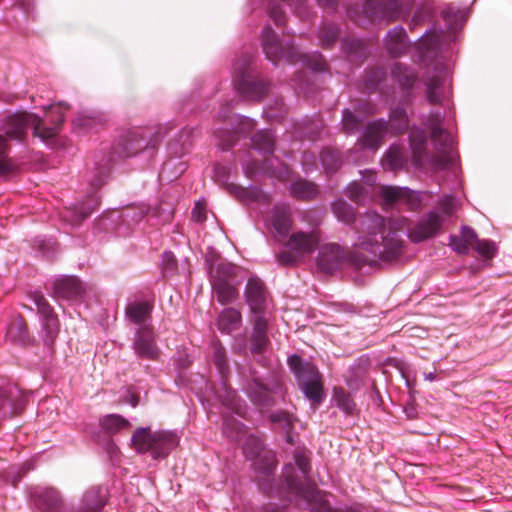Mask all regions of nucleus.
I'll list each match as a JSON object with an SVG mask.
<instances>
[{"label": "nucleus", "mask_w": 512, "mask_h": 512, "mask_svg": "<svg viewBox=\"0 0 512 512\" xmlns=\"http://www.w3.org/2000/svg\"><path fill=\"white\" fill-rule=\"evenodd\" d=\"M442 224L443 218L434 211L421 218L412 228H409V220L403 216L385 218L370 211L359 219V235L354 246L371 255V263L377 260L391 262L403 254L401 235L405 231L410 240L417 243L436 235ZM363 262L368 260L364 259Z\"/></svg>", "instance_id": "f257e3e1"}, {"label": "nucleus", "mask_w": 512, "mask_h": 512, "mask_svg": "<svg viewBox=\"0 0 512 512\" xmlns=\"http://www.w3.org/2000/svg\"><path fill=\"white\" fill-rule=\"evenodd\" d=\"M443 116L432 115L427 123L438 153L431 155L426 149V134L423 130H414L409 136L414 164L419 168H430L434 171L448 168L454 160L452 151L453 138L442 128Z\"/></svg>", "instance_id": "f03ea898"}, {"label": "nucleus", "mask_w": 512, "mask_h": 512, "mask_svg": "<svg viewBox=\"0 0 512 512\" xmlns=\"http://www.w3.org/2000/svg\"><path fill=\"white\" fill-rule=\"evenodd\" d=\"M299 475L295 473L290 464L285 467L284 477L287 489L294 497L296 504L302 508H309L310 512H360L356 508L333 509L327 499V494L321 492L308 478L310 461L306 451H301L294 456Z\"/></svg>", "instance_id": "7ed1b4c3"}, {"label": "nucleus", "mask_w": 512, "mask_h": 512, "mask_svg": "<svg viewBox=\"0 0 512 512\" xmlns=\"http://www.w3.org/2000/svg\"><path fill=\"white\" fill-rule=\"evenodd\" d=\"M55 118H52L53 125L45 127L43 120L34 113L25 111L15 112L6 117L2 130L10 138L22 141L26 135L27 129L32 128L34 136L48 141L54 138L59 130L60 124L64 121V112L69 106L64 103L51 104L47 107Z\"/></svg>", "instance_id": "20e7f679"}, {"label": "nucleus", "mask_w": 512, "mask_h": 512, "mask_svg": "<svg viewBox=\"0 0 512 512\" xmlns=\"http://www.w3.org/2000/svg\"><path fill=\"white\" fill-rule=\"evenodd\" d=\"M212 293L221 305H227L238 299L239 281L236 280L240 268L232 263L212 258L205 260Z\"/></svg>", "instance_id": "39448f33"}, {"label": "nucleus", "mask_w": 512, "mask_h": 512, "mask_svg": "<svg viewBox=\"0 0 512 512\" xmlns=\"http://www.w3.org/2000/svg\"><path fill=\"white\" fill-rule=\"evenodd\" d=\"M131 441L138 453L150 452L154 459L166 457L178 443L177 436L173 432L152 433L149 428L144 427H140L134 432Z\"/></svg>", "instance_id": "423d86ee"}, {"label": "nucleus", "mask_w": 512, "mask_h": 512, "mask_svg": "<svg viewBox=\"0 0 512 512\" xmlns=\"http://www.w3.org/2000/svg\"><path fill=\"white\" fill-rule=\"evenodd\" d=\"M288 365L297 378L304 395L312 402L319 404L323 400L324 394L321 375L317 367L295 354L288 358Z\"/></svg>", "instance_id": "0eeeda50"}, {"label": "nucleus", "mask_w": 512, "mask_h": 512, "mask_svg": "<svg viewBox=\"0 0 512 512\" xmlns=\"http://www.w3.org/2000/svg\"><path fill=\"white\" fill-rule=\"evenodd\" d=\"M252 54H245L234 64V86L238 93L251 100H260L268 90V84L263 80H256L250 73Z\"/></svg>", "instance_id": "6e6552de"}, {"label": "nucleus", "mask_w": 512, "mask_h": 512, "mask_svg": "<svg viewBox=\"0 0 512 512\" xmlns=\"http://www.w3.org/2000/svg\"><path fill=\"white\" fill-rule=\"evenodd\" d=\"M413 0H387L386 3L376 0H365L361 13L370 21H394L406 13Z\"/></svg>", "instance_id": "1a4fd4ad"}, {"label": "nucleus", "mask_w": 512, "mask_h": 512, "mask_svg": "<svg viewBox=\"0 0 512 512\" xmlns=\"http://www.w3.org/2000/svg\"><path fill=\"white\" fill-rule=\"evenodd\" d=\"M243 452L247 459L254 461L255 469L269 474L275 468L274 455L270 451H265L259 437L249 435L243 444Z\"/></svg>", "instance_id": "9d476101"}, {"label": "nucleus", "mask_w": 512, "mask_h": 512, "mask_svg": "<svg viewBox=\"0 0 512 512\" xmlns=\"http://www.w3.org/2000/svg\"><path fill=\"white\" fill-rule=\"evenodd\" d=\"M265 224L275 241L282 243L291 235L292 218L290 208L286 204L276 205L271 210Z\"/></svg>", "instance_id": "9b49d317"}, {"label": "nucleus", "mask_w": 512, "mask_h": 512, "mask_svg": "<svg viewBox=\"0 0 512 512\" xmlns=\"http://www.w3.org/2000/svg\"><path fill=\"white\" fill-rule=\"evenodd\" d=\"M244 297L251 313L254 316L265 315L268 308L269 297L264 282L256 275L248 278Z\"/></svg>", "instance_id": "f8f14e48"}, {"label": "nucleus", "mask_w": 512, "mask_h": 512, "mask_svg": "<svg viewBox=\"0 0 512 512\" xmlns=\"http://www.w3.org/2000/svg\"><path fill=\"white\" fill-rule=\"evenodd\" d=\"M262 47L267 59L273 63L281 59L293 62L296 57L293 45H283L271 27H265L262 31Z\"/></svg>", "instance_id": "ddd939ff"}, {"label": "nucleus", "mask_w": 512, "mask_h": 512, "mask_svg": "<svg viewBox=\"0 0 512 512\" xmlns=\"http://www.w3.org/2000/svg\"><path fill=\"white\" fill-rule=\"evenodd\" d=\"M380 196L386 205H406L409 210H417L422 204V193L407 187L382 186Z\"/></svg>", "instance_id": "4468645a"}, {"label": "nucleus", "mask_w": 512, "mask_h": 512, "mask_svg": "<svg viewBox=\"0 0 512 512\" xmlns=\"http://www.w3.org/2000/svg\"><path fill=\"white\" fill-rule=\"evenodd\" d=\"M390 132V124L384 119H377L369 122L360 137L358 144L373 152L377 151L384 142L386 135Z\"/></svg>", "instance_id": "2eb2a0df"}, {"label": "nucleus", "mask_w": 512, "mask_h": 512, "mask_svg": "<svg viewBox=\"0 0 512 512\" xmlns=\"http://www.w3.org/2000/svg\"><path fill=\"white\" fill-rule=\"evenodd\" d=\"M320 242L319 232L312 231H297L291 233L282 244L289 250L297 253L301 258L310 255L318 246Z\"/></svg>", "instance_id": "dca6fc26"}, {"label": "nucleus", "mask_w": 512, "mask_h": 512, "mask_svg": "<svg viewBox=\"0 0 512 512\" xmlns=\"http://www.w3.org/2000/svg\"><path fill=\"white\" fill-rule=\"evenodd\" d=\"M133 350L140 358L156 360L159 356V349L156 345L154 332L150 325L138 327L133 340Z\"/></svg>", "instance_id": "f3484780"}, {"label": "nucleus", "mask_w": 512, "mask_h": 512, "mask_svg": "<svg viewBox=\"0 0 512 512\" xmlns=\"http://www.w3.org/2000/svg\"><path fill=\"white\" fill-rule=\"evenodd\" d=\"M33 301L37 307L38 313L41 316L42 327L46 332L45 341L52 343L59 332V322L45 297L41 294L35 293Z\"/></svg>", "instance_id": "a211bd4d"}, {"label": "nucleus", "mask_w": 512, "mask_h": 512, "mask_svg": "<svg viewBox=\"0 0 512 512\" xmlns=\"http://www.w3.org/2000/svg\"><path fill=\"white\" fill-rule=\"evenodd\" d=\"M345 259L344 251L336 244H325L320 247L316 265L325 273H332L340 268Z\"/></svg>", "instance_id": "6ab92c4d"}, {"label": "nucleus", "mask_w": 512, "mask_h": 512, "mask_svg": "<svg viewBox=\"0 0 512 512\" xmlns=\"http://www.w3.org/2000/svg\"><path fill=\"white\" fill-rule=\"evenodd\" d=\"M107 501V490L93 486L85 491L77 507V512H101Z\"/></svg>", "instance_id": "aec40b11"}, {"label": "nucleus", "mask_w": 512, "mask_h": 512, "mask_svg": "<svg viewBox=\"0 0 512 512\" xmlns=\"http://www.w3.org/2000/svg\"><path fill=\"white\" fill-rule=\"evenodd\" d=\"M81 291L79 280L72 276L56 278L52 283L53 296L57 299L73 300L80 296Z\"/></svg>", "instance_id": "412c9836"}, {"label": "nucleus", "mask_w": 512, "mask_h": 512, "mask_svg": "<svg viewBox=\"0 0 512 512\" xmlns=\"http://www.w3.org/2000/svg\"><path fill=\"white\" fill-rule=\"evenodd\" d=\"M35 505L44 512H60L62 499L54 488L35 489L32 493Z\"/></svg>", "instance_id": "4be33fe9"}, {"label": "nucleus", "mask_w": 512, "mask_h": 512, "mask_svg": "<svg viewBox=\"0 0 512 512\" xmlns=\"http://www.w3.org/2000/svg\"><path fill=\"white\" fill-rule=\"evenodd\" d=\"M375 113V110L369 104H361L358 105L354 111L349 109H345L342 112V130L346 134H354L360 124L363 122L365 115H372Z\"/></svg>", "instance_id": "5701e85b"}, {"label": "nucleus", "mask_w": 512, "mask_h": 512, "mask_svg": "<svg viewBox=\"0 0 512 512\" xmlns=\"http://www.w3.org/2000/svg\"><path fill=\"white\" fill-rule=\"evenodd\" d=\"M408 38L406 31L401 26L389 30L385 37V48L392 57H400L408 49Z\"/></svg>", "instance_id": "b1692460"}, {"label": "nucleus", "mask_w": 512, "mask_h": 512, "mask_svg": "<svg viewBox=\"0 0 512 512\" xmlns=\"http://www.w3.org/2000/svg\"><path fill=\"white\" fill-rule=\"evenodd\" d=\"M445 71L443 68H436L432 75L425 79V95L431 104H439L443 99V89L445 83Z\"/></svg>", "instance_id": "393cba45"}, {"label": "nucleus", "mask_w": 512, "mask_h": 512, "mask_svg": "<svg viewBox=\"0 0 512 512\" xmlns=\"http://www.w3.org/2000/svg\"><path fill=\"white\" fill-rule=\"evenodd\" d=\"M242 325V315L239 310L229 307L223 309L217 317L218 329L227 334L238 330Z\"/></svg>", "instance_id": "a878e982"}, {"label": "nucleus", "mask_w": 512, "mask_h": 512, "mask_svg": "<svg viewBox=\"0 0 512 512\" xmlns=\"http://www.w3.org/2000/svg\"><path fill=\"white\" fill-rule=\"evenodd\" d=\"M267 324L268 319L265 315L254 316L253 333L251 338V350L254 353L261 352L268 343Z\"/></svg>", "instance_id": "bb28decb"}, {"label": "nucleus", "mask_w": 512, "mask_h": 512, "mask_svg": "<svg viewBox=\"0 0 512 512\" xmlns=\"http://www.w3.org/2000/svg\"><path fill=\"white\" fill-rule=\"evenodd\" d=\"M152 305L147 302H133L130 303L126 308L127 318L134 324L142 327L147 324V320L150 318Z\"/></svg>", "instance_id": "cd10ccee"}, {"label": "nucleus", "mask_w": 512, "mask_h": 512, "mask_svg": "<svg viewBox=\"0 0 512 512\" xmlns=\"http://www.w3.org/2000/svg\"><path fill=\"white\" fill-rule=\"evenodd\" d=\"M227 190L239 200L244 202L260 201L266 198L264 193L259 188L254 186L245 188L231 183L227 184Z\"/></svg>", "instance_id": "c85d7f7f"}, {"label": "nucleus", "mask_w": 512, "mask_h": 512, "mask_svg": "<svg viewBox=\"0 0 512 512\" xmlns=\"http://www.w3.org/2000/svg\"><path fill=\"white\" fill-rule=\"evenodd\" d=\"M7 337L13 342L26 344L29 342V335L25 321L21 317L14 318L7 328Z\"/></svg>", "instance_id": "c756f323"}, {"label": "nucleus", "mask_w": 512, "mask_h": 512, "mask_svg": "<svg viewBox=\"0 0 512 512\" xmlns=\"http://www.w3.org/2000/svg\"><path fill=\"white\" fill-rule=\"evenodd\" d=\"M391 74L399 86L405 90L410 89L416 81L415 73L400 63H396L393 66Z\"/></svg>", "instance_id": "7c9ffc66"}, {"label": "nucleus", "mask_w": 512, "mask_h": 512, "mask_svg": "<svg viewBox=\"0 0 512 512\" xmlns=\"http://www.w3.org/2000/svg\"><path fill=\"white\" fill-rule=\"evenodd\" d=\"M111 170V159L101 160L94 163L91 171L90 184L94 188L101 187L107 180Z\"/></svg>", "instance_id": "2f4dec72"}, {"label": "nucleus", "mask_w": 512, "mask_h": 512, "mask_svg": "<svg viewBox=\"0 0 512 512\" xmlns=\"http://www.w3.org/2000/svg\"><path fill=\"white\" fill-rule=\"evenodd\" d=\"M255 150L263 154H271L274 151V136L269 130L258 131L251 139Z\"/></svg>", "instance_id": "473e14b6"}, {"label": "nucleus", "mask_w": 512, "mask_h": 512, "mask_svg": "<svg viewBox=\"0 0 512 512\" xmlns=\"http://www.w3.org/2000/svg\"><path fill=\"white\" fill-rule=\"evenodd\" d=\"M290 191L294 197L303 200L313 199L318 192L314 183L301 179L291 184Z\"/></svg>", "instance_id": "72a5a7b5"}, {"label": "nucleus", "mask_w": 512, "mask_h": 512, "mask_svg": "<svg viewBox=\"0 0 512 512\" xmlns=\"http://www.w3.org/2000/svg\"><path fill=\"white\" fill-rule=\"evenodd\" d=\"M98 204L99 199L97 195H90L86 202L82 203L79 207H75L72 219L70 220L72 224H78L88 217L98 207Z\"/></svg>", "instance_id": "f704fd0d"}, {"label": "nucleus", "mask_w": 512, "mask_h": 512, "mask_svg": "<svg viewBox=\"0 0 512 512\" xmlns=\"http://www.w3.org/2000/svg\"><path fill=\"white\" fill-rule=\"evenodd\" d=\"M405 163L403 147L393 144L386 153L383 166L390 170H397Z\"/></svg>", "instance_id": "c9c22d12"}, {"label": "nucleus", "mask_w": 512, "mask_h": 512, "mask_svg": "<svg viewBox=\"0 0 512 512\" xmlns=\"http://www.w3.org/2000/svg\"><path fill=\"white\" fill-rule=\"evenodd\" d=\"M332 401L347 414H352L356 409V404L351 395L342 388H334Z\"/></svg>", "instance_id": "e433bc0d"}, {"label": "nucleus", "mask_w": 512, "mask_h": 512, "mask_svg": "<svg viewBox=\"0 0 512 512\" xmlns=\"http://www.w3.org/2000/svg\"><path fill=\"white\" fill-rule=\"evenodd\" d=\"M100 425L105 431L116 433L130 427V422L118 414H109L101 418Z\"/></svg>", "instance_id": "4c0bfd02"}, {"label": "nucleus", "mask_w": 512, "mask_h": 512, "mask_svg": "<svg viewBox=\"0 0 512 512\" xmlns=\"http://www.w3.org/2000/svg\"><path fill=\"white\" fill-rule=\"evenodd\" d=\"M247 393L255 404L268 405L270 403L268 389L258 380H254L253 383L249 385Z\"/></svg>", "instance_id": "58836bf2"}, {"label": "nucleus", "mask_w": 512, "mask_h": 512, "mask_svg": "<svg viewBox=\"0 0 512 512\" xmlns=\"http://www.w3.org/2000/svg\"><path fill=\"white\" fill-rule=\"evenodd\" d=\"M332 211L337 219L343 223L350 224L355 219L352 206L342 199H338L332 203Z\"/></svg>", "instance_id": "ea45409f"}, {"label": "nucleus", "mask_w": 512, "mask_h": 512, "mask_svg": "<svg viewBox=\"0 0 512 512\" xmlns=\"http://www.w3.org/2000/svg\"><path fill=\"white\" fill-rule=\"evenodd\" d=\"M391 121L393 124L390 125V131H394L396 134L402 133L408 127V117L403 107H396L391 111Z\"/></svg>", "instance_id": "a19ab883"}, {"label": "nucleus", "mask_w": 512, "mask_h": 512, "mask_svg": "<svg viewBox=\"0 0 512 512\" xmlns=\"http://www.w3.org/2000/svg\"><path fill=\"white\" fill-rule=\"evenodd\" d=\"M441 35L435 31L425 33L419 40L417 46L421 54L436 50L440 44Z\"/></svg>", "instance_id": "79ce46f5"}, {"label": "nucleus", "mask_w": 512, "mask_h": 512, "mask_svg": "<svg viewBox=\"0 0 512 512\" xmlns=\"http://www.w3.org/2000/svg\"><path fill=\"white\" fill-rule=\"evenodd\" d=\"M224 394L222 395L219 391H216V395L219 400L228 408L233 410L235 413L241 415V406L239 404L236 392L228 389L223 383Z\"/></svg>", "instance_id": "37998d69"}, {"label": "nucleus", "mask_w": 512, "mask_h": 512, "mask_svg": "<svg viewBox=\"0 0 512 512\" xmlns=\"http://www.w3.org/2000/svg\"><path fill=\"white\" fill-rule=\"evenodd\" d=\"M213 360L219 370L221 377L224 378L226 372L228 371V365L225 349L219 342L213 343Z\"/></svg>", "instance_id": "c03bdc74"}, {"label": "nucleus", "mask_w": 512, "mask_h": 512, "mask_svg": "<svg viewBox=\"0 0 512 512\" xmlns=\"http://www.w3.org/2000/svg\"><path fill=\"white\" fill-rule=\"evenodd\" d=\"M320 161L327 173L335 172L340 167L337 153L331 150H323L320 153Z\"/></svg>", "instance_id": "a18cd8bd"}, {"label": "nucleus", "mask_w": 512, "mask_h": 512, "mask_svg": "<svg viewBox=\"0 0 512 512\" xmlns=\"http://www.w3.org/2000/svg\"><path fill=\"white\" fill-rule=\"evenodd\" d=\"M9 145L6 139L0 135V175H5L13 169V163L7 158Z\"/></svg>", "instance_id": "49530a36"}, {"label": "nucleus", "mask_w": 512, "mask_h": 512, "mask_svg": "<svg viewBox=\"0 0 512 512\" xmlns=\"http://www.w3.org/2000/svg\"><path fill=\"white\" fill-rule=\"evenodd\" d=\"M270 420L273 423L279 424L280 427L288 434L293 427L292 416L284 411H278L270 415Z\"/></svg>", "instance_id": "de8ad7c7"}, {"label": "nucleus", "mask_w": 512, "mask_h": 512, "mask_svg": "<svg viewBox=\"0 0 512 512\" xmlns=\"http://www.w3.org/2000/svg\"><path fill=\"white\" fill-rule=\"evenodd\" d=\"M475 250L479 255L486 259H491L497 252L496 244L491 240H479L475 245Z\"/></svg>", "instance_id": "09e8293b"}, {"label": "nucleus", "mask_w": 512, "mask_h": 512, "mask_svg": "<svg viewBox=\"0 0 512 512\" xmlns=\"http://www.w3.org/2000/svg\"><path fill=\"white\" fill-rule=\"evenodd\" d=\"M339 35V29L335 25H328L321 30V42L323 46H330L333 44Z\"/></svg>", "instance_id": "8fccbe9b"}, {"label": "nucleus", "mask_w": 512, "mask_h": 512, "mask_svg": "<svg viewBox=\"0 0 512 512\" xmlns=\"http://www.w3.org/2000/svg\"><path fill=\"white\" fill-rule=\"evenodd\" d=\"M347 196L355 203H361L365 199L366 191L357 182H352L346 189Z\"/></svg>", "instance_id": "3c124183"}, {"label": "nucleus", "mask_w": 512, "mask_h": 512, "mask_svg": "<svg viewBox=\"0 0 512 512\" xmlns=\"http://www.w3.org/2000/svg\"><path fill=\"white\" fill-rule=\"evenodd\" d=\"M276 259L279 264L285 266H293L296 265L302 258L294 251H282L276 255Z\"/></svg>", "instance_id": "603ef678"}, {"label": "nucleus", "mask_w": 512, "mask_h": 512, "mask_svg": "<svg viewBox=\"0 0 512 512\" xmlns=\"http://www.w3.org/2000/svg\"><path fill=\"white\" fill-rule=\"evenodd\" d=\"M449 240L450 247L458 254L466 255L469 253V245L461 236L451 235Z\"/></svg>", "instance_id": "864d4df0"}, {"label": "nucleus", "mask_w": 512, "mask_h": 512, "mask_svg": "<svg viewBox=\"0 0 512 512\" xmlns=\"http://www.w3.org/2000/svg\"><path fill=\"white\" fill-rule=\"evenodd\" d=\"M439 205L442 213L446 216H451L457 209L456 200L451 195L444 196L440 200Z\"/></svg>", "instance_id": "5fc2aeb1"}, {"label": "nucleus", "mask_w": 512, "mask_h": 512, "mask_svg": "<svg viewBox=\"0 0 512 512\" xmlns=\"http://www.w3.org/2000/svg\"><path fill=\"white\" fill-rule=\"evenodd\" d=\"M269 17L275 22L277 26H281L285 23V13L278 4H271L268 9Z\"/></svg>", "instance_id": "6e6d98bb"}, {"label": "nucleus", "mask_w": 512, "mask_h": 512, "mask_svg": "<svg viewBox=\"0 0 512 512\" xmlns=\"http://www.w3.org/2000/svg\"><path fill=\"white\" fill-rule=\"evenodd\" d=\"M96 124V119L91 116H79L73 122L74 128L79 130H91Z\"/></svg>", "instance_id": "4d7b16f0"}, {"label": "nucleus", "mask_w": 512, "mask_h": 512, "mask_svg": "<svg viewBox=\"0 0 512 512\" xmlns=\"http://www.w3.org/2000/svg\"><path fill=\"white\" fill-rule=\"evenodd\" d=\"M244 172L247 177H252L256 172H267L270 174H274L271 172L269 168H266L265 165H260L258 162H253L251 165L243 162Z\"/></svg>", "instance_id": "13d9d810"}, {"label": "nucleus", "mask_w": 512, "mask_h": 512, "mask_svg": "<svg viewBox=\"0 0 512 512\" xmlns=\"http://www.w3.org/2000/svg\"><path fill=\"white\" fill-rule=\"evenodd\" d=\"M308 66L315 72H323L328 69L326 61L320 54H316L314 59L308 62Z\"/></svg>", "instance_id": "bf43d9fd"}, {"label": "nucleus", "mask_w": 512, "mask_h": 512, "mask_svg": "<svg viewBox=\"0 0 512 512\" xmlns=\"http://www.w3.org/2000/svg\"><path fill=\"white\" fill-rule=\"evenodd\" d=\"M192 218L196 222H203L206 219V207L200 201L196 202L192 210Z\"/></svg>", "instance_id": "052dcab7"}, {"label": "nucleus", "mask_w": 512, "mask_h": 512, "mask_svg": "<svg viewBox=\"0 0 512 512\" xmlns=\"http://www.w3.org/2000/svg\"><path fill=\"white\" fill-rule=\"evenodd\" d=\"M465 241L468 243V245L475 243L477 244V241L479 239L477 238L476 232L469 226H462L461 228V235H460Z\"/></svg>", "instance_id": "680f3d73"}, {"label": "nucleus", "mask_w": 512, "mask_h": 512, "mask_svg": "<svg viewBox=\"0 0 512 512\" xmlns=\"http://www.w3.org/2000/svg\"><path fill=\"white\" fill-rule=\"evenodd\" d=\"M239 118V130L241 132H249L255 127V121L248 117H238Z\"/></svg>", "instance_id": "e2e57ef3"}, {"label": "nucleus", "mask_w": 512, "mask_h": 512, "mask_svg": "<svg viewBox=\"0 0 512 512\" xmlns=\"http://www.w3.org/2000/svg\"><path fill=\"white\" fill-rule=\"evenodd\" d=\"M215 178L218 182L225 183L228 177V168L223 165H216L214 168Z\"/></svg>", "instance_id": "0e129e2a"}, {"label": "nucleus", "mask_w": 512, "mask_h": 512, "mask_svg": "<svg viewBox=\"0 0 512 512\" xmlns=\"http://www.w3.org/2000/svg\"><path fill=\"white\" fill-rule=\"evenodd\" d=\"M384 71L382 69H377L372 72L371 78L369 79V85L368 88H376L378 85V82L382 79L384 76Z\"/></svg>", "instance_id": "69168bd1"}, {"label": "nucleus", "mask_w": 512, "mask_h": 512, "mask_svg": "<svg viewBox=\"0 0 512 512\" xmlns=\"http://www.w3.org/2000/svg\"><path fill=\"white\" fill-rule=\"evenodd\" d=\"M361 174H362V180L367 185L372 186V185H374L376 183V174H375V172L365 170V171H362Z\"/></svg>", "instance_id": "338daca9"}, {"label": "nucleus", "mask_w": 512, "mask_h": 512, "mask_svg": "<svg viewBox=\"0 0 512 512\" xmlns=\"http://www.w3.org/2000/svg\"><path fill=\"white\" fill-rule=\"evenodd\" d=\"M349 45V53L355 52L358 53V51L362 50V42L360 40H352L348 43Z\"/></svg>", "instance_id": "774afa93"}]
</instances>
